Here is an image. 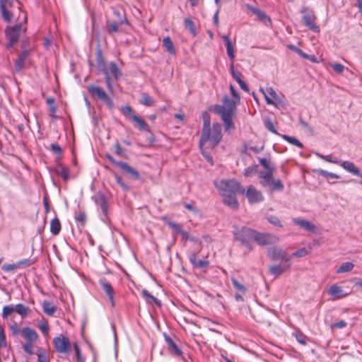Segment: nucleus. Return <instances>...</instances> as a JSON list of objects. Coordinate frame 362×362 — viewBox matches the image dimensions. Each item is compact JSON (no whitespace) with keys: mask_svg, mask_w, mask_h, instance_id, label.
Listing matches in <instances>:
<instances>
[{"mask_svg":"<svg viewBox=\"0 0 362 362\" xmlns=\"http://www.w3.org/2000/svg\"><path fill=\"white\" fill-rule=\"evenodd\" d=\"M230 90L234 100L226 96L223 98L222 105H217L214 107V112L221 117L224 124L225 130L228 134H230L231 131L235 128L233 119L236 112V103H239L240 100V97L233 86H230Z\"/></svg>","mask_w":362,"mask_h":362,"instance_id":"f257e3e1","label":"nucleus"},{"mask_svg":"<svg viewBox=\"0 0 362 362\" xmlns=\"http://www.w3.org/2000/svg\"><path fill=\"white\" fill-rule=\"evenodd\" d=\"M215 185L223 197L224 204L231 209H238L239 204L236 196L238 194L245 192L243 187L235 180H223L216 182Z\"/></svg>","mask_w":362,"mask_h":362,"instance_id":"f03ea898","label":"nucleus"},{"mask_svg":"<svg viewBox=\"0 0 362 362\" xmlns=\"http://www.w3.org/2000/svg\"><path fill=\"white\" fill-rule=\"evenodd\" d=\"M203 129L199 140L201 148H214L222 139V127L219 123H214L211 127L210 119L208 113L203 115Z\"/></svg>","mask_w":362,"mask_h":362,"instance_id":"7ed1b4c3","label":"nucleus"},{"mask_svg":"<svg viewBox=\"0 0 362 362\" xmlns=\"http://www.w3.org/2000/svg\"><path fill=\"white\" fill-rule=\"evenodd\" d=\"M254 231L255 230L247 227L238 228L235 226L234 227L233 233L237 240L240 241L243 245H245L251 250L252 247L250 243L252 240Z\"/></svg>","mask_w":362,"mask_h":362,"instance_id":"20e7f679","label":"nucleus"},{"mask_svg":"<svg viewBox=\"0 0 362 362\" xmlns=\"http://www.w3.org/2000/svg\"><path fill=\"white\" fill-rule=\"evenodd\" d=\"M300 12L302 14V19L305 26L315 33H320V27L315 23L317 17L314 11L308 6H303L301 7Z\"/></svg>","mask_w":362,"mask_h":362,"instance_id":"39448f33","label":"nucleus"},{"mask_svg":"<svg viewBox=\"0 0 362 362\" xmlns=\"http://www.w3.org/2000/svg\"><path fill=\"white\" fill-rule=\"evenodd\" d=\"M87 88L92 97L103 101L108 108L112 110L115 107L114 103L103 88L93 85L88 86Z\"/></svg>","mask_w":362,"mask_h":362,"instance_id":"423d86ee","label":"nucleus"},{"mask_svg":"<svg viewBox=\"0 0 362 362\" xmlns=\"http://www.w3.org/2000/svg\"><path fill=\"white\" fill-rule=\"evenodd\" d=\"M21 23L16 24L13 26H8L5 30V35L8 42L6 48L9 49L13 47L18 41L21 33Z\"/></svg>","mask_w":362,"mask_h":362,"instance_id":"0eeeda50","label":"nucleus"},{"mask_svg":"<svg viewBox=\"0 0 362 362\" xmlns=\"http://www.w3.org/2000/svg\"><path fill=\"white\" fill-rule=\"evenodd\" d=\"M53 344L56 351L59 354L69 355L71 351L69 339L65 336L54 337L53 339Z\"/></svg>","mask_w":362,"mask_h":362,"instance_id":"6e6552de","label":"nucleus"},{"mask_svg":"<svg viewBox=\"0 0 362 362\" xmlns=\"http://www.w3.org/2000/svg\"><path fill=\"white\" fill-rule=\"evenodd\" d=\"M122 114L127 117L133 120L138 126V128L142 131H149V127L146 122L132 113L133 110L129 106H124L121 109Z\"/></svg>","mask_w":362,"mask_h":362,"instance_id":"1a4fd4ad","label":"nucleus"},{"mask_svg":"<svg viewBox=\"0 0 362 362\" xmlns=\"http://www.w3.org/2000/svg\"><path fill=\"white\" fill-rule=\"evenodd\" d=\"M267 256L273 261L288 262L291 259V257L285 250L278 247L269 248Z\"/></svg>","mask_w":362,"mask_h":362,"instance_id":"9d476101","label":"nucleus"},{"mask_svg":"<svg viewBox=\"0 0 362 362\" xmlns=\"http://www.w3.org/2000/svg\"><path fill=\"white\" fill-rule=\"evenodd\" d=\"M279 240L278 238L269 234V233H261L256 230L254 231L252 236V240L255 241L260 245H266L270 243H274Z\"/></svg>","mask_w":362,"mask_h":362,"instance_id":"9b49d317","label":"nucleus"},{"mask_svg":"<svg viewBox=\"0 0 362 362\" xmlns=\"http://www.w3.org/2000/svg\"><path fill=\"white\" fill-rule=\"evenodd\" d=\"M266 90L267 95V96H266V103L268 105H272L276 107H279L284 105L283 100L272 87L267 86L266 87Z\"/></svg>","mask_w":362,"mask_h":362,"instance_id":"f8f14e48","label":"nucleus"},{"mask_svg":"<svg viewBox=\"0 0 362 362\" xmlns=\"http://www.w3.org/2000/svg\"><path fill=\"white\" fill-rule=\"evenodd\" d=\"M245 195L250 204L259 203L264 201V196L262 192L252 185L247 187Z\"/></svg>","mask_w":362,"mask_h":362,"instance_id":"ddd939ff","label":"nucleus"},{"mask_svg":"<svg viewBox=\"0 0 362 362\" xmlns=\"http://www.w3.org/2000/svg\"><path fill=\"white\" fill-rule=\"evenodd\" d=\"M245 7L250 11L253 14H255L258 20L262 21L265 25L269 26L272 24L271 18L262 10L259 8L252 6L250 4H246Z\"/></svg>","mask_w":362,"mask_h":362,"instance_id":"4468645a","label":"nucleus"},{"mask_svg":"<svg viewBox=\"0 0 362 362\" xmlns=\"http://www.w3.org/2000/svg\"><path fill=\"white\" fill-rule=\"evenodd\" d=\"M327 293L333 298V299L343 298L350 294V292L344 291L341 286H339L337 284L332 285L329 287Z\"/></svg>","mask_w":362,"mask_h":362,"instance_id":"2eb2a0df","label":"nucleus"},{"mask_svg":"<svg viewBox=\"0 0 362 362\" xmlns=\"http://www.w3.org/2000/svg\"><path fill=\"white\" fill-rule=\"evenodd\" d=\"M99 284L103 291L107 294L108 296L110 301L111 303V305L112 307L115 306V301H114V290L112 286V285L107 281L105 278H101L99 279Z\"/></svg>","mask_w":362,"mask_h":362,"instance_id":"dca6fc26","label":"nucleus"},{"mask_svg":"<svg viewBox=\"0 0 362 362\" xmlns=\"http://www.w3.org/2000/svg\"><path fill=\"white\" fill-rule=\"evenodd\" d=\"M117 167H119L124 173L127 174L130 177L134 178L135 180H139L140 178V175L139 172L132 167H131L127 163H118Z\"/></svg>","mask_w":362,"mask_h":362,"instance_id":"f3484780","label":"nucleus"},{"mask_svg":"<svg viewBox=\"0 0 362 362\" xmlns=\"http://www.w3.org/2000/svg\"><path fill=\"white\" fill-rule=\"evenodd\" d=\"M275 170L261 171L259 173L260 185L262 187H268L273 180V175Z\"/></svg>","mask_w":362,"mask_h":362,"instance_id":"a211bd4d","label":"nucleus"},{"mask_svg":"<svg viewBox=\"0 0 362 362\" xmlns=\"http://www.w3.org/2000/svg\"><path fill=\"white\" fill-rule=\"evenodd\" d=\"M291 267L288 262H285L284 264L272 265L269 267V272L275 276H280Z\"/></svg>","mask_w":362,"mask_h":362,"instance_id":"6ab92c4d","label":"nucleus"},{"mask_svg":"<svg viewBox=\"0 0 362 362\" xmlns=\"http://www.w3.org/2000/svg\"><path fill=\"white\" fill-rule=\"evenodd\" d=\"M23 337L25 339L26 342H33L38 339V334L37 332L30 327H24L21 330Z\"/></svg>","mask_w":362,"mask_h":362,"instance_id":"aec40b11","label":"nucleus"},{"mask_svg":"<svg viewBox=\"0 0 362 362\" xmlns=\"http://www.w3.org/2000/svg\"><path fill=\"white\" fill-rule=\"evenodd\" d=\"M189 260L194 267L196 268H206L209 266V262L208 260L198 259L195 253L190 254Z\"/></svg>","mask_w":362,"mask_h":362,"instance_id":"412c9836","label":"nucleus"},{"mask_svg":"<svg viewBox=\"0 0 362 362\" xmlns=\"http://www.w3.org/2000/svg\"><path fill=\"white\" fill-rule=\"evenodd\" d=\"M95 203L100 208L105 216L107 214V204L105 197L102 194H98L94 197Z\"/></svg>","mask_w":362,"mask_h":362,"instance_id":"4be33fe9","label":"nucleus"},{"mask_svg":"<svg viewBox=\"0 0 362 362\" xmlns=\"http://www.w3.org/2000/svg\"><path fill=\"white\" fill-rule=\"evenodd\" d=\"M340 165L353 175L362 177V173H360V169L356 167L354 163L350 161H342L341 163H340Z\"/></svg>","mask_w":362,"mask_h":362,"instance_id":"5701e85b","label":"nucleus"},{"mask_svg":"<svg viewBox=\"0 0 362 362\" xmlns=\"http://www.w3.org/2000/svg\"><path fill=\"white\" fill-rule=\"evenodd\" d=\"M293 222L307 231H313L315 229V225L309 221L294 218Z\"/></svg>","mask_w":362,"mask_h":362,"instance_id":"b1692460","label":"nucleus"},{"mask_svg":"<svg viewBox=\"0 0 362 362\" xmlns=\"http://www.w3.org/2000/svg\"><path fill=\"white\" fill-rule=\"evenodd\" d=\"M222 39L225 42V46L226 47V52L228 57L230 58V61H234L235 59V51H234V47L233 45L231 42V40L228 35H223Z\"/></svg>","mask_w":362,"mask_h":362,"instance_id":"393cba45","label":"nucleus"},{"mask_svg":"<svg viewBox=\"0 0 362 362\" xmlns=\"http://www.w3.org/2000/svg\"><path fill=\"white\" fill-rule=\"evenodd\" d=\"M54 173L58 176L61 177L64 181H67L69 178V169L62 164H59L54 168Z\"/></svg>","mask_w":362,"mask_h":362,"instance_id":"a878e982","label":"nucleus"},{"mask_svg":"<svg viewBox=\"0 0 362 362\" xmlns=\"http://www.w3.org/2000/svg\"><path fill=\"white\" fill-rule=\"evenodd\" d=\"M42 309L46 315L52 316L57 311V307L48 300H44L42 303Z\"/></svg>","mask_w":362,"mask_h":362,"instance_id":"bb28decb","label":"nucleus"},{"mask_svg":"<svg viewBox=\"0 0 362 362\" xmlns=\"http://www.w3.org/2000/svg\"><path fill=\"white\" fill-rule=\"evenodd\" d=\"M28 54L27 51H23L21 54L18 56V57L15 62V69L16 71H20L21 69L23 67Z\"/></svg>","mask_w":362,"mask_h":362,"instance_id":"cd10ccee","label":"nucleus"},{"mask_svg":"<svg viewBox=\"0 0 362 362\" xmlns=\"http://www.w3.org/2000/svg\"><path fill=\"white\" fill-rule=\"evenodd\" d=\"M112 11H113L114 16L117 18V22H118L119 24H124L127 21V18L125 17L124 14L123 13V11L122 9H119L115 7H112Z\"/></svg>","mask_w":362,"mask_h":362,"instance_id":"c85d7f7f","label":"nucleus"},{"mask_svg":"<svg viewBox=\"0 0 362 362\" xmlns=\"http://www.w3.org/2000/svg\"><path fill=\"white\" fill-rule=\"evenodd\" d=\"M61 230V223L57 218H54L50 223V231L54 235H57Z\"/></svg>","mask_w":362,"mask_h":362,"instance_id":"c756f323","label":"nucleus"},{"mask_svg":"<svg viewBox=\"0 0 362 362\" xmlns=\"http://www.w3.org/2000/svg\"><path fill=\"white\" fill-rule=\"evenodd\" d=\"M163 45L170 54H175L176 51L170 37L168 36L163 38Z\"/></svg>","mask_w":362,"mask_h":362,"instance_id":"7c9ffc66","label":"nucleus"},{"mask_svg":"<svg viewBox=\"0 0 362 362\" xmlns=\"http://www.w3.org/2000/svg\"><path fill=\"white\" fill-rule=\"evenodd\" d=\"M165 340L168 345L169 348L173 350L177 355L182 354V351L177 347L176 344L173 341V340L170 338V336L165 334L164 335Z\"/></svg>","mask_w":362,"mask_h":362,"instance_id":"2f4dec72","label":"nucleus"},{"mask_svg":"<svg viewBox=\"0 0 362 362\" xmlns=\"http://www.w3.org/2000/svg\"><path fill=\"white\" fill-rule=\"evenodd\" d=\"M184 25L186 28L189 30V31L193 36H195L197 35L194 23L190 18H185Z\"/></svg>","mask_w":362,"mask_h":362,"instance_id":"473e14b6","label":"nucleus"},{"mask_svg":"<svg viewBox=\"0 0 362 362\" xmlns=\"http://www.w3.org/2000/svg\"><path fill=\"white\" fill-rule=\"evenodd\" d=\"M354 267V264L352 262H344L337 269V273H344L351 272Z\"/></svg>","mask_w":362,"mask_h":362,"instance_id":"72a5a7b5","label":"nucleus"},{"mask_svg":"<svg viewBox=\"0 0 362 362\" xmlns=\"http://www.w3.org/2000/svg\"><path fill=\"white\" fill-rule=\"evenodd\" d=\"M109 69L111 74L115 79H117L122 75L121 71L119 69L116 63L114 62H111L110 63Z\"/></svg>","mask_w":362,"mask_h":362,"instance_id":"f704fd0d","label":"nucleus"},{"mask_svg":"<svg viewBox=\"0 0 362 362\" xmlns=\"http://www.w3.org/2000/svg\"><path fill=\"white\" fill-rule=\"evenodd\" d=\"M15 311L20 315L23 318L25 317L28 313L29 308L23 304L19 303L14 306Z\"/></svg>","mask_w":362,"mask_h":362,"instance_id":"c9c22d12","label":"nucleus"},{"mask_svg":"<svg viewBox=\"0 0 362 362\" xmlns=\"http://www.w3.org/2000/svg\"><path fill=\"white\" fill-rule=\"evenodd\" d=\"M281 136L284 139V140L286 141L287 142L290 143L291 144H293V145L296 146L301 148L303 147V144L299 140L296 139L295 137L290 136L288 135H282Z\"/></svg>","mask_w":362,"mask_h":362,"instance_id":"e433bc0d","label":"nucleus"},{"mask_svg":"<svg viewBox=\"0 0 362 362\" xmlns=\"http://www.w3.org/2000/svg\"><path fill=\"white\" fill-rule=\"evenodd\" d=\"M119 23L118 22L110 23L109 21L107 22V31L110 35H112L114 33L119 32Z\"/></svg>","mask_w":362,"mask_h":362,"instance_id":"4c0bfd02","label":"nucleus"},{"mask_svg":"<svg viewBox=\"0 0 362 362\" xmlns=\"http://www.w3.org/2000/svg\"><path fill=\"white\" fill-rule=\"evenodd\" d=\"M260 164L264 168L266 171L275 170L274 166L266 158H259Z\"/></svg>","mask_w":362,"mask_h":362,"instance_id":"58836bf2","label":"nucleus"},{"mask_svg":"<svg viewBox=\"0 0 362 362\" xmlns=\"http://www.w3.org/2000/svg\"><path fill=\"white\" fill-rule=\"evenodd\" d=\"M141 103L144 105H146V106L151 107V106L154 105L155 101L148 94L143 93L142 94V98H141Z\"/></svg>","mask_w":362,"mask_h":362,"instance_id":"ea45409f","label":"nucleus"},{"mask_svg":"<svg viewBox=\"0 0 362 362\" xmlns=\"http://www.w3.org/2000/svg\"><path fill=\"white\" fill-rule=\"evenodd\" d=\"M14 311L15 308L13 305L4 306L2 310V317L7 319Z\"/></svg>","mask_w":362,"mask_h":362,"instance_id":"a19ab883","label":"nucleus"},{"mask_svg":"<svg viewBox=\"0 0 362 362\" xmlns=\"http://www.w3.org/2000/svg\"><path fill=\"white\" fill-rule=\"evenodd\" d=\"M269 186L272 191H282L284 188V185L280 180H274L273 179L272 182L270 183Z\"/></svg>","mask_w":362,"mask_h":362,"instance_id":"79ce46f5","label":"nucleus"},{"mask_svg":"<svg viewBox=\"0 0 362 362\" xmlns=\"http://www.w3.org/2000/svg\"><path fill=\"white\" fill-rule=\"evenodd\" d=\"M1 16L4 21L9 23L13 18V13L10 11V9H1Z\"/></svg>","mask_w":362,"mask_h":362,"instance_id":"37998d69","label":"nucleus"},{"mask_svg":"<svg viewBox=\"0 0 362 362\" xmlns=\"http://www.w3.org/2000/svg\"><path fill=\"white\" fill-rule=\"evenodd\" d=\"M317 174L325 177H330L333 179H338L339 176L337 174L330 173L324 170H317Z\"/></svg>","mask_w":362,"mask_h":362,"instance_id":"c03bdc74","label":"nucleus"},{"mask_svg":"<svg viewBox=\"0 0 362 362\" xmlns=\"http://www.w3.org/2000/svg\"><path fill=\"white\" fill-rule=\"evenodd\" d=\"M231 281H232L233 286H234V288L235 289H237L243 293H245L247 291L246 287L243 284H240L237 279L232 278Z\"/></svg>","mask_w":362,"mask_h":362,"instance_id":"a18cd8bd","label":"nucleus"},{"mask_svg":"<svg viewBox=\"0 0 362 362\" xmlns=\"http://www.w3.org/2000/svg\"><path fill=\"white\" fill-rule=\"evenodd\" d=\"M142 296L146 299H150L151 302L154 303L156 305H160V301L153 296H152L147 290L142 291Z\"/></svg>","mask_w":362,"mask_h":362,"instance_id":"49530a36","label":"nucleus"},{"mask_svg":"<svg viewBox=\"0 0 362 362\" xmlns=\"http://www.w3.org/2000/svg\"><path fill=\"white\" fill-rule=\"evenodd\" d=\"M104 74L105 76V83H106L107 88L110 93H112L113 92V86L112 84V81H111L110 74L107 70H104Z\"/></svg>","mask_w":362,"mask_h":362,"instance_id":"de8ad7c7","label":"nucleus"},{"mask_svg":"<svg viewBox=\"0 0 362 362\" xmlns=\"http://www.w3.org/2000/svg\"><path fill=\"white\" fill-rule=\"evenodd\" d=\"M267 221L272 225L281 228L283 226L280 219L276 216H269L267 218Z\"/></svg>","mask_w":362,"mask_h":362,"instance_id":"09e8293b","label":"nucleus"},{"mask_svg":"<svg viewBox=\"0 0 362 362\" xmlns=\"http://www.w3.org/2000/svg\"><path fill=\"white\" fill-rule=\"evenodd\" d=\"M330 66L332 67L333 70L338 74H341L345 70V66L339 63H332L330 64Z\"/></svg>","mask_w":362,"mask_h":362,"instance_id":"8fccbe9b","label":"nucleus"},{"mask_svg":"<svg viewBox=\"0 0 362 362\" xmlns=\"http://www.w3.org/2000/svg\"><path fill=\"white\" fill-rule=\"evenodd\" d=\"M38 327H39V329H40V331L42 332V333L44 335H47L48 334L49 330V327L47 322H46V321L40 322L39 323Z\"/></svg>","mask_w":362,"mask_h":362,"instance_id":"3c124183","label":"nucleus"},{"mask_svg":"<svg viewBox=\"0 0 362 362\" xmlns=\"http://www.w3.org/2000/svg\"><path fill=\"white\" fill-rule=\"evenodd\" d=\"M74 347L76 352L77 362H84L85 359L81 355L80 348L78 346L77 343H74Z\"/></svg>","mask_w":362,"mask_h":362,"instance_id":"603ef678","label":"nucleus"},{"mask_svg":"<svg viewBox=\"0 0 362 362\" xmlns=\"http://www.w3.org/2000/svg\"><path fill=\"white\" fill-rule=\"evenodd\" d=\"M38 351H39V353L37 354L38 362H48L47 356H46L45 350L40 348V349H39Z\"/></svg>","mask_w":362,"mask_h":362,"instance_id":"864d4df0","label":"nucleus"},{"mask_svg":"<svg viewBox=\"0 0 362 362\" xmlns=\"http://www.w3.org/2000/svg\"><path fill=\"white\" fill-rule=\"evenodd\" d=\"M264 126L271 132L277 134L275 126L270 119H267L264 120Z\"/></svg>","mask_w":362,"mask_h":362,"instance_id":"5fc2aeb1","label":"nucleus"},{"mask_svg":"<svg viewBox=\"0 0 362 362\" xmlns=\"http://www.w3.org/2000/svg\"><path fill=\"white\" fill-rule=\"evenodd\" d=\"M13 0H0V9H10L13 6Z\"/></svg>","mask_w":362,"mask_h":362,"instance_id":"6e6d98bb","label":"nucleus"},{"mask_svg":"<svg viewBox=\"0 0 362 362\" xmlns=\"http://www.w3.org/2000/svg\"><path fill=\"white\" fill-rule=\"evenodd\" d=\"M257 170V165L250 166L245 169L244 175L246 177L251 176L255 174Z\"/></svg>","mask_w":362,"mask_h":362,"instance_id":"4d7b16f0","label":"nucleus"},{"mask_svg":"<svg viewBox=\"0 0 362 362\" xmlns=\"http://www.w3.org/2000/svg\"><path fill=\"white\" fill-rule=\"evenodd\" d=\"M308 250L305 248H300L296 252H294L291 255V258L293 257H303L308 255Z\"/></svg>","mask_w":362,"mask_h":362,"instance_id":"13d9d810","label":"nucleus"},{"mask_svg":"<svg viewBox=\"0 0 362 362\" xmlns=\"http://www.w3.org/2000/svg\"><path fill=\"white\" fill-rule=\"evenodd\" d=\"M50 148L52 152L57 156H61L63 153L61 146L57 144H52Z\"/></svg>","mask_w":362,"mask_h":362,"instance_id":"bf43d9fd","label":"nucleus"},{"mask_svg":"<svg viewBox=\"0 0 362 362\" xmlns=\"http://www.w3.org/2000/svg\"><path fill=\"white\" fill-rule=\"evenodd\" d=\"M6 346V337L4 330L2 326L0 325V347H5Z\"/></svg>","mask_w":362,"mask_h":362,"instance_id":"052dcab7","label":"nucleus"},{"mask_svg":"<svg viewBox=\"0 0 362 362\" xmlns=\"http://www.w3.org/2000/svg\"><path fill=\"white\" fill-rule=\"evenodd\" d=\"M23 349L25 352L30 355L33 354V342H26L23 346Z\"/></svg>","mask_w":362,"mask_h":362,"instance_id":"680f3d73","label":"nucleus"},{"mask_svg":"<svg viewBox=\"0 0 362 362\" xmlns=\"http://www.w3.org/2000/svg\"><path fill=\"white\" fill-rule=\"evenodd\" d=\"M115 180L117 183L124 190L127 191L129 189V187L123 182L122 179L119 176L115 175Z\"/></svg>","mask_w":362,"mask_h":362,"instance_id":"e2e57ef3","label":"nucleus"},{"mask_svg":"<svg viewBox=\"0 0 362 362\" xmlns=\"http://www.w3.org/2000/svg\"><path fill=\"white\" fill-rule=\"evenodd\" d=\"M17 267H18L17 264H4L2 266V269L5 272H12V271L15 270Z\"/></svg>","mask_w":362,"mask_h":362,"instance_id":"0e129e2a","label":"nucleus"},{"mask_svg":"<svg viewBox=\"0 0 362 362\" xmlns=\"http://www.w3.org/2000/svg\"><path fill=\"white\" fill-rule=\"evenodd\" d=\"M296 340L301 344L303 345H305L306 343H307V341H306V337L305 335H303V334L300 333V334H296Z\"/></svg>","mask_w":362,"mask_h":362,"instance_id":"69168bd1","label":"nucleus"},{"mask_svg":"<svg viewBox=\"0 0 362 362\" xmlns=\"http://www.w3.org/2000/svg\"><path fill=\"white\" fill-rule=\"evenodd\" d=\"M346 322L344 320H340L332 325V328L341 329L346 326Z\"/></svg>","mask_w":362,"mask_h":362,"instance_id":"338daca9","label":"nucleus"},{"mask_svg":"<svg viewBox=\"0 0 362 362\" xmlns=\"http://www.w3.org/2000/svg\"><path fill=\"white\" fill-rule=\"evenodd\" d=\"M32 263L33 262L30 259H25L18 262L16 264H17L18 267H20V266L28 267V266H30L32 264Z\"/></svg>","mask_w":362,"mask_h":362,"instance_id":"774afa93","label":"nucleus"}]
</instances>
